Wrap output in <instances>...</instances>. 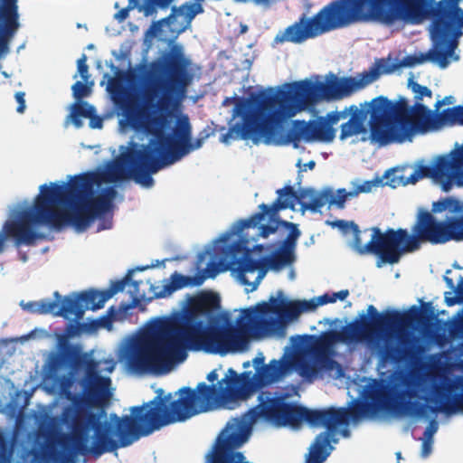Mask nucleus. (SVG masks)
I'll return each instance as SVG.
<instances>
[{
  "instance_id": "nucleus-1",
  "label": "nucleus",
  "mask_w": 463,
  "mask_h": 463,
  "mask_svg": "<svg viewBox=\"0 0 463 463\" xmlns=\"http://www.w3.org/2000/svg\"><path fill=\"white\" fill-rule=\"evenodd\" d=\"M118 150L119 155L109 161L104 170L77 175L68 184L41 185L33 206L24 210L18 221L7 223V233L15 237L17 244L33 246L37 240L45 238L33 225L60 231L71 224L78 230H85L95 219L112 209L118 194L114 186H109L94 196L95 185L133 179L145 186V144L131 139Z\"/></svg>"
},
{
  "instance_id": "nucleus-2",
  "label": "nucleus",
  "mask_w": 463,
  "mask_h": 463,
  "mask_svg": "<svg viewBox=\"0 0 463 463\" xmlns=\"http://www.w3.org/2000/svg\"><path fill=\"white\" fill-rule=\"evenodd\" d=\"M219 308V296L204 293L191 299L184 310L158 319L155 342L146 338V372L169 371L186 358L188 349L221 355L241 349L247 333L260 320L252 308H247L237 319V326L220 325Z\"/></svg>"
},
{
  "instance_id": "nucleus-3",
  "label": "nucleus",
  "mask_w": 463,
  "mask_h": 463,
  "mask_svg": "<svg viewBox=\"0 0 463 463\" xmlns=\"http://www.w3.org/2000/svg\"><path fill=\"white\" fill-rule=\"evenodd\" d=\"M379 68L373 67L357 77L338 78L331 74L326 81L306 79L273 88L239 99L233 109L241 121L222 134L220 141L225 144L232 139L252 140L258 144L279 143L280 123L298 112L313 107L322 100H340L365 88L378 79Z\"/></svg>"
},
{
  "instance_id": "nucleus-4",
  "label": "nucleus",
  "mask_w": 463,
  "mask_h": 463,
  "mask_svg": "<svg viewBox=\"0 0 463 463\" xmlns=\"http://www.w3.org/2000/svg\"><path fill=\"white\" fill-rule=\"evenodd\" d=\"M196 69L179 45L146 66V136L155 137L174 163L200 148L209 137L201 132L193 141L189 117L179 112Z\"/></svg>"
},
{
  "instance_id": "nucleus-5",
  "label": "nucleus",
  "mask_w": 463,
  "mask_h": 463,
  "mask_svg": "<svg viewBox=\"0 0 463 463\" xmlns=\"http://www.w3.org/2000/svg\"><path fill=\"white\" fill-rule=\"evenodd\" d=\"M421 0H335L311 18L303 16L288 26L280 41L301 43L324 33L358 22L398 20L420 22Z\"/></svg>"
},
{
  "instance_id": "nucleus-6",
  "label": "nucleus",
  "mask_w": 463,
  "mask_h": 463,
  "mask_svg": "<svg viewBox=\"0 0 463 463\" xmlns=\"http://www.w3.org/2000/svg\"><path fill=\"white\" fill-rule=\"evenodd\" d=\"M131 411L137 413L122 418L111 417L116 421L117 441L109 436V424L102 422L98 413L80 407L75 410L67 408L63 419L65 422L70 420L71 431L60 433L56 438L64 459L69 461L79 455L99 457L140 439L145 435V403L133 407Z\"/></svg>"
},
{
  "instance_id": "nucleus-7",
  "label": "nucleus",
  "mask_w": 463,
  "mask_h": 463,
  "mask_svg": "<svg viewBox=\"0 0 463 463\" xmlns=\"http://www.w3.org/2000/svg\"><path fill=\"white\" fill-rule=\"evenodd\" d=\"M156 396L146 402V436L155 430L219 408L232 410L230 396L222 379L217 384L199 383L194 390L182 387L176 392L177 399L171 401L172 394H165L162 388L156 390Z\"/></svg>"
},
{
  "instance_id": "nucleus-8",
  "label": "nucleus",
  "mask_w": 463,
  "mask_h": 463,
  "mask_svg": "<svg viewBox=\"0 0 463 463\" xmlns=\"http://www.w3.org/2000/svg\"><path fill=\"white\" fill-rule=\"evenodd\" d=\"M408 85L414 93L415 103L412 106L403 96L394 101L384 96L374 98V101L378 102L375 115L381 119L374 131L383 140L411 141L416 134L426 133L433 127L434 121L431 119L425 125V117H437L438 113L421 103L424 98H432L431 90L412 80H409Z\"/></svg>"
},
{
  "instance_id": "nucleus-9",
  "label": "nucleus",
  "mask_w": 463,
  "mask_h": 463,
  "mask_svg": "<svg viewBox=\"0 0 463 463\" xmlns=\"http://www.w3.org/2000/svg\"><path fill=\"white\" fill-rule=\"evenodd\" d=\"M410 384L406 375L394 373L390 381H380L373 385L370 398L373 400L376 408L389 414L420 418L427 416L429 411H442L446 414L463 411V392L452 394L449 388L438 386L431 398L435 405L428 406L410 400L414 396L413 390L409 388Z\"/></svg>"
},
{
  "instance_id": "nucleus-10",
  "label": "nucleus",
  "mask_w": 463,
  "mask_h": 463,
  "mask_svg": "<svg viewBox=\"0 0 463 463\" xmlns=\"http://www.w3.org/2000/svg\"><path fill=\"white\" fill-rule=\"evenodd\" d=\"M372 232L370 241L363 244L362 231L359 226H353L351 248L359 255L372 254L377 256L376 266L398 263L404 253L414 252L420 249L422 243H428V237L422 212L417 216L411 227V234L406 229L392 228L382 232L379 227L365 229L364 232Z\"/></svg>"
},
{
  "instance_id": "nucleus-11",
  "label": "nucleus",
  "mask_w": 463,
  "mask_h": 463,
  "mask_svg": "<svg viewBox=\"0 0 463 463\" xmlns=\"http://www.w3.org/2000/svg\"><path fill=\"white\" fill-rule=\"evenodd\" d=\"M113 74L109 77L107 91L122 117L120 127L145 136V58L137 70L113 67Z\"/></svg>"
},
{
  "instance_id": "nucleus-12",
  "label": "nucleus",
  "mask_w": 463,
  "mask_h": 463,
  "mask_svg": "<svg viewBox=\"0 0 463 463\" xmlns=\"http://www.w3.org/2000/svg\"><path fill=\"white\" fill-rule=\"evenodd\" d=\"M406 168H393L385 172V184L392 188L414 184L423 178H430L439 184L443 191L449 192L453 186L463 187V146L446 155L434 158L430 165L418 163L410 175H405Z\"/></svg>"
},
{
  "instance_id": "nucleus-13",
  "label": "nucleus",
  "mask_w": 463,
  "mask_h": 463,
  "mask_svg": "<svg viewBox=\"0 0 463 463\" xmlns=\"http://www.w3.org/2000/svg\"><path fill=\"white\" fill-rule=\"evenodd\" d=\"M369 399L371 400L370 403H358L352 409L329 407L322 410H311L288 402L280 422L298 426L300 422L307 421L312 426H323L329 431H336L340 426L347 427L351 420H358L369 412L383 411V409H378L373 405V399Z\"/></svg>"
},
{
  "instance_id": "nucleus-14",
  "label": "nucleus",
  "mask_w": 463,
  "mask_h": 463,
  "mask_svg": "<svg viewBox=\"0 0 463 463\" xmlns=\"http://www.w3.org/2000/svg\"><path fill=\"white\" fill-rule=\"evenodd\" d=\"M291 369V362L283 356L280 360L273 359L268 364L257 367L253 375L251 372L238 373L229 368L222 378V383H225L234 409L239 402L247 401L259 389L280 381Z\"/></svg>"
},
{
  "instance_id": "nucleus-15",
  "label": "nucleus",
  "mask_w": 463,
  "mask_h": 463,
  "mask_svg": "<svg viewBox=\"0 0 463 463\" xmlns=\"http://www.w3.org/2000/svg\"><path fill=\"white\" fill-rule=\"evenodd\" d=\"M278 198L271 205L261 203L259 205L260 212L255 213L248 219H241L237 222V232H241L247 228H255L264 221L266 213H270L273 221L277 213L284 209H294L295 203H298L303 211L308 210L312 213L318 212L327 204L330 197L329 188L317 191L312 188H305L297 193L291 185H286L277 191Z\"/></svg>"
},
{
  "instance_id": "nucleus-16",
  "label": "nucleus",
  "mask_w": 463,
  "mask_h": 463,
  "mask_svg": "<svg viewBox=\"0 0 463 463\" xmlns=\"http://www.w3.org/2000/svg\"><path fill=\"white\" fill-rule=\"evenodd\" d=\"M293 260L294 253L283 248L267 259H253L246 250L241 258H234L231 261L230 269L236 274L241 284L250 287L246 288L247 292H252L257 289L269 269L279 270Z\"/></svg>"
},
{
  "instance_id": "nucleus-17",
  "label": "nucleus",
  "mask_w": 463,
  "mask_h": 463,
  "mask_svg": "<svg viewBox=\"0 0 463 463\" xmlns=\"http://www.w3.org/2000/svg\"><path fill=\"white\" fill-rule=\"evenodd\" d=\"M428 314H433V307L430 302L423 303L421 308L416 306L411 307L410 313L407 315L402 314L397 310H387L380 313L374 306L369 305L367 313H362L359 316L383 336H385L402 326L406 320L419 322L422 320L424 315Z\"/></svg>"
},
{
  "instance_id": "nucleus-18",
  "label": "nucleus",
  "mask_w": 463,
  "mask_h": 463,
  "mask_svg": "<svg viewBox=\"0 0 463 463\" xmlns=\"http://www.w3.org/2000/svg\"><path fill=\"white\" fill-rule=\"evenodd\" d=\"M243 428L241 421L239 420L228 424L217 439L212 452L208 455L207 463H250L244 461L245 457L241 452L233 450L247 439Z\"/></svg>"
},
{
  "instance_id": "nucleus-19",
  "label": "nucleus",
  "mask_w": 463,
  "mask_h": 463,
  "mask_svg": "<svg viewBox=\"0 0 463 463\" xmlns=\"http://www.w3.org/2000/svg\"><path fill=\"white\" fill-rule=\"evenodd\" d=\"M99 366L98 361L90 360L80 382L82 386L80 402H84L90 407L103 406L111 397V380L109 377L99 374Z\"/></svg>"
},
{
  "instance_id": "nucleus-20",
  "label": "nucleus",
  "mask_w": 463,
  "mask_h": 463,
  "mask_svg": "<svg viewBox=\"0 0 463 463\" xmlns=\"http://www.w3.org/2000/svg\"><path fill=\"white\" fill-rule=\"evenodd\" d=\"M422 213L428 243L440 245L452 241H463V214L461 216H452L445 220H438L428 211H423Z\"/></svg>"
},
{
  "instance_id": "nucleus-21",
  "label": "nucleus",
  "mask_w": 463,
  "mask_h": 463,
  "mask_svg": "<svg viewBox=\"0 0 463 463\" xmlns=\"http://www.w3.org/2000/svg\"><path fill=\"white\" fill-rule=\"evenodd\" d=\"M434 17L430 37L438 39V44L442 42H457L451 38V26L456 24L463 27V11L449 1L440 0L431 11Z\"/></svg>"
},
{
  "instance_id": "nucleus-22",
  "label": "nucleus",
  "mask_w": 463,
  "mask_h": 463,
  "mask_svg": "<svg viewBox=\"0 0 463 463\" xmlns=\"http://www.w3.org/2000/svg\"><path fill=\"white\" fill-rule=\"evenodd\" d=\"M282 122L280 123V125ZM281 139L279 144L299 142L301 139L305 141L319 140L324 142H331L335 136V130L326 121L324 118L317 120L305 122L295 120L292 128L288 131L286 137L279 132Z\"/></svg>"
},
{
  "instance_id": "nucleus-23",
  "label": "nucleus",
  "mask_w": 463,
  "mask_h": 463,
  "mask_svg": "<svg viewBox=\"0 0 463 463\" xmlns=\"http://www.w3.org/2000/svg\"><path fill=\"white\" fill-rule=\"evenodd\" d=\"M104 294L105 290L91 288L77 293L74 297H65L58 314L65 318L74 316L75 319L80 320L87 309L97 310L104 307L106 301H100Z\"/></svg>"
},
{
  "instance_id": "nucleus-24",
  "label": "nucleus",
  "mask_w": 463,
  "mask_h": 463,
  "mask_svg": "<svg viewBox=\"0 0 463 463\" xmlns=\"http://www.w3.org/2000/svg\"><path fill=\"white\" fill-rule=\"evenodd\" d=\"M90 358L87 354L82 352L80 345L70 344L68 342L61 343L57 353L51 354L49 358V368L52 373H58L61 370L78 373L87 367Z\"/></svg>"
},
{
  "instance_id": "nucleus-25",
  "label": "nucleus",
  "mask_w": 463,
  "mask_h": 463,
  "mask_svg": "<svg viewBox=\"0 0 463 463\" xmlns=\"http://www.w3.org/2000/svg\"><path fill=\"white\" fill-rule=\"evenodd\" d=\"M257 314L264 316L272 313L281 320L291 321L297 319L301 313L316 309V306L308 300H279L274 297L269 298V302H261L252 308Z\"/></svg>"
},
{
  "instance_id": "nucleus-26",
  "label": "nucleus",
  "mask_w": 463,
  "mask_h": 463,
  "mask_svg": "<svg viewBox=\"0 0 463 463\" xmlns=\"http://www.w3.org/2000/svg\"><path fill=\"white\" fill-rule=\"evenodd\" d=\"M183 8H177L176 6H173L171 9V13L159 20L153 22L152 24L146 29V38H156L162 42H168L169 44L167 48L158 52V55L152 61H156L165 51L170 49L172 46L179 45L184 47L180 43H174V41L177 38V36L183 33L185 27H182L178 22V14L182 13ZM184 50V48H183ZM185 53V52L184 51ZM151 63L146 61V66Z\"/></svg>"
},
{
  "instance_id": "nucleus-27",
  "label": "nucleus",
  "mask_w": 463,
  "mask_h": 463,
  "mask_svg": "<svg viewBox=\"0 0 463 463\" xmlns=\"http://www.w3.org/2000/svg\"><path fill=\"white\" fill-rule=\"evenodd\" d=\"M19 26L17 0H0V60L8 54L10 42Z\"/></svg>"
},
{
  "instance_id": "nucleus-28",
  "label": "nucleus",
  "mask_w": 463,
  "mask_h": 463,
  "mask_svg": "<svg viewBox=\"0 0 463 463\" xmlns=\"http://www.w3.org/2000/svg\"><path fill=\"white\" fill-rule=\"evenodd\" d=\"M118 358L132 370L145 373V325L138 328L136 335L125 340L118 350Z\"/></svg>"
},
{
  "instance_id": "nucleus-29",
  "label": "nucleus",
  "mask_w": 463,
  "mask_h": 463,
  "mask_svg": "<svg viewBox=\"0 0 463 463\" xmlns=\"http://www.w3.org/2000/svg\"><path fill=\"white\" fill-rule=\"evenodd\" d=\"M297 348H301L317 361L327 357L331 347L338 343L335 330H328L320 335H296L291 338Z\"/></svg>"
},
{
  "instance_id": "nucleus-30",
  "label": "nucleus",
  "mask_w": 463,
  "mask_h": 463,
  "mask_svg": "<svg viewBox=\"0 0 463 463\" xmlns=\"http://www.w3.org/2000/svg\"><path fill=\"white\" fill-rule=\"evenodd\" d=\"M335 334L338 343L346 345L371 342L376 338L383 337L360 316L344 326L339 331L335 330Z\"/></svg>"
},
{
  "instance_id": "nucleus-31",
  "label": "nucleus",
  "mask_w": 463,
  "mask_h": 463,
  "mask_svg": "<svg viewBox=\"0 0 463 463\" xmlns=\"http://www.w3.org/2000/svg\"><path fill=\"white\" fill-rule=\"evenodd\" d=\"M378 102L374 101V99H372L371 102L364 103L361 105V109H358L355 105H352L349 108L350 112L352 113L351 118L357 122L360 126L364 127V122L367 119V116L371 115L370 120V138L373 143L378 144L379 146H386L392 143H403L402 140H392L387 141L380 138L377 133H375V127L380 123V118L375 115V109L377 107Z\"/></svg>"
},
{
  "instance_id": "nucleus-32",
  "label": "nucleus",
  "mask_w": 463,
  "mask_h": 463,
  "mask_svg": "<svg viewBox=\"0 0 463 463\" xmlns=\"http://www.w3.org/2000/svg\"><path fill=\"white\" fill-rule=\"evenodd\" d=\"M174 164L155 137H151L146 144V189L154 185L153 174Z\"/></svg>"
},
{
  "instance_id": "nucleus-33",
  "label": "nucleus",
  "mask_w": 463,
  "mask_h": 463,
  "mask_svg": "<svg viewBox=\"0 0 463 463\" xmlns=\"http://www.w3.org/2000/svg\"><path fill=\"white\" fill-rule=\"evenodd\" d=\"M266 216L269 217V222L268 224L260 223V235L263 238H267L270 234L275 233L280 226L286 228L288 230V234L283 241L282 248L294 253L297 241L300 236V231L298 230V225L288 221L280 220L279 213H277L273 221L270 219L269 213H266ZM257 226H259V224Z\"/></svg>"
},
{
  "instance_id": "nucleus-34",
  "label": "nucleus",
  "mask_w": 463,
  "mask_h": 463,
  "mask_svg": "<svg viewBox=\"0 0 463 463\" xmlns=\"http://www.w3.org/2000/svg\"><path fill=\"white\" fill-rule=\"evenodd\" d=\"M431 40L433 42V47L428 52L420 53L419 56H416V62L420 64L426 61H430L444 69L449 64L448 57L454 52L458 43L450 42V43H449L442 42L438 44V39L431 38Z\"/></svg>"
},
{
  "instance_id": "nucleus-35",
  "label": "nucleus",
  "mask_w": 463,
  "mask_h": 463,
  "mask_svg": "<svg viewBox=\"0 0 463 463\" xmlns=\"http://www.w3.org/2000/svg\"><path fill=\"white\" fill-rule=\"evenodd\" d=\"M134 272L135 269H129L124 278L112 281L110 286L105 289V294L100 301H108L114 295L124 291V289L128 288L127 292L132 298V306H136L139 302L138 295L141 281H137L132 279Z\"/></svg>"
},
{
  "instance_id": "nucleus-36",
  "label": "nucleus",
  "mask_w": 463,
  "mask_h": 463,
  "mask_svg": "<svg viewBox=\"0 0 463 463\" xmlns=\"http://www.w3.org/2000/svg\"><path fill=\"white\" fill-rule=\"evenodd\" d=\"M260 411L267 419L280 422L288 402L285 396L271 397L269 392H261L259 395Z\"/></svg>"
},
{
  "instance_id": "nucleus-37",
  "label": "nucleus",
  "mask_w": 463,
  "mask_h": 463,
  "mask_svg": "<svg viewBox=\"0 0 463 463\" xmlns=\"http://www.w3.org/2000/svg\"><path fill=\"white\" fill-rule=\"evenodd\" d=\"M425 117V125L430 123V119L434 121L430 130H438L442 127L463 126V106L458 105L452 108L443 109L437 114V117L428 115Z\"/></svg>"
},
{
  "instance_id": "nucleus-38",
  "label": "nucleus",
  "mask_w": 463,
  "mask_h": 463,
  "mask_svg": "<svg viewBox=\"0 0 463 463\" xmlns=\"http://www.w3.org/2000/svg\"><path fill=\"white\" fill-rule=\"evenodd\" d=\"M205 278L206 277L203 274L191 277L174 272L170 277V280L163 286L162 290L157 294V296L165 298L184 287L200 286L203 283Z\"/></svg>"
},
{
  "instance_id": "nucleus-39",
  "label": "nucleus",
  "mask_w": 463,
  "mask_h": 463,
  "mask_svg": "<svg viewBox=\"0 0 463 463\" xmlns=\"http://www.w3.org/2000/svg\"><path fill=\"white\" fill-rule=\"evenodd\" d=\"M335 433V431L326 430L317 436L306 463H322L326 459L329 455L326 448L330 445L331 436Z\"/></svg>"
},
{
  "instance_id": "nucleus-40",
  "label": "nucleus",
  "mask_w": 463,
  "mask_h": 463,
  "mask_svg": "<svg viewBox=\"0 0 463 463\" xmlns=\"http://www.w3.org/2000/svg\"><path fill=\"white\" fill-rule=\"evenodd\" d=\"M55 300L51 299H43L40 301H32L28 302L26 305L24 306V309L33 313V314H40V315H45V314H52L55 316H60L58 314L59 308V302L61 301V295L59 292H54Z\"/></svg>"
},
{
  "instance_id": "nucleus-41",
  "label": "nucleus",
  "mask_w": 463,
  "mask_h": 463,
  "mask_svg": "<svg viewBox=\"0 0 463 463\" xmlns=\"http://www.w3.org/2000/svg\"><path fill=\"white\" fill-rule=\"evenodd\" d=\"M449 273H451L450 269H448L443 277V280L449 288V291L444 293V302L448 307L463 305V283L458 281L457 285H455L454 280L448 276Z\"/></svg>"
},
{
  "instance_id": "nucleus-42",
  "label": "nucleus",
  "mask_w": 463,
  "mask_h": 463,
  "mask_svg": "<svg viewBox=\"0 0 463 463\" xmlns=\"http://www.w3.org/2000/svg\"><path fill=\"white\" fill-rule=\"evenodd\" d=\"M96 112V109L86 101L77 100L71 107V112L69 115L72 124L80 128L83 126L81 118H87Z\"/></svg>"
},
{
  "instance_id": "nucleus-43",
  "label": "nucleus",
  "mask_w": 463,
  "mask_h": 463,
  "mask_svg": "<svg viewBox=\"0 0 463 463\" xmlns=\"http://www.w3.org/2000/svg\"><path fill=\"white\" fill-rule=\"evenodd\" d=\"M448 336L451 341L463 343V309H459L446 324Z\"/></svg>"
},
{
  "instance_id": "nucleus-44",
  "label": "nucleus",
  "mask_w": 463,
  "mask_h": 463,
  "mask_svg": "<svg viewBox=\"0 0 463 463\" xmlns=\"http://www.w3.org/2000/svg\"><path fill=\"white\" fill-rule=\"evenodd\" d=\"M16 432L12 434L0 429V463H9L14 454Z\"/></svg>"
},
{
  "instance_id": "nucleus-45",
  "label": "nucleus",
  "mask_w": 463,
  "mask_h": 463,
  "mask_svg": "<svg viewBox=\"0 0 463 463\" xmlns=\"http://www.w3.org/2000/svg\"><path fill=\"white\" fill-rule=\"evenodd\" d=\"M76 373L69 372L66 374L57 376V383L59 384L60 392L69 401H71L74 404L78 405L80 402V396L74 394L71 392L72 385L74 383V374Z\"/></svg>"
},
{
  "instance_id": "nucleus-46",
  "label": "nucleus",
  "mask_w": 463,
  "mask_h": 463,
  "mask_svg": "<svg viewBox=\"0 0 463 463\" xmlns=\"http://www.w3.org/2000/svg\"><path fill=\"white\" fill-rule=\"evenodd\" d=\"M407 351L396 345H386L380 351V359L383 363H398L405 357Z\"/></svg>"
},
{
  "instance_id": "nucleus-47",
  "label": "nucleus",
  "mask_w": 463,
  "mask_h": 463,
  "mask_svg": "<svg viewBox=\"0 0 463 463\" xmlns=\"http://www.w3.org/2000/svg\"><path fill=\"white\" fill-rule=\"evenodd\" d=\"M330 197L328 198L327 204L330 206L335 205L338 209H343L347 199L353 198L352 191L347 192L345 188L336 190L335 194L333 190L329 188Z\"/></svg>"
},
{
  "instance_id": "nucleus-48",
  "label": "nucleus",
  "mask_w": 463,
  "mask_h": 463,
  "mask_svg": "<svg viewBox=\"0 0 463 463\" xmlns=\"http://www.w3.org/2000/svg\"><path fill=\"white\" fill-rule=\"evenodd\" d=\"M364 131V127L360 126L357 122L350 118L347 122L341 126L340 139L344 140Z\"/></svg>"
},
{
  "instance_id": "nucleus-49",
  "label": "nucleus",
  "mask_w": 463,
  "mask_h": 463,
  "mask_svg": "<svg viewBox=\"0 0 463 463\" xmlns=\"http://www.w3.org/2000/svg\"><path fill=\"white\" fill-rule=\"evenodd\" d=\"M116 316L117 311L115 310L114 307H110L107 311V315H104L99 318L93 320L90 323V325L93 329L103 327L110 330L112 328V323L113 320L116 318Z\"/></svg>"
},
{
  "instance_id": "nucleus-50",
  "label": "nucleus",
  "mask_w": 463,
  "mask_h": 463,
  "mask_svg": "<svg viewBox=\"0 0 463 463\" xmlns=\"http://www.w3.org/2000/svg\"><path fill=\"white\" fill-rule=\"evenodd\" d=\"M178 8H183L182 13L178 14V16L184 15L187 24H190L195 15L203 12L202 5L198 3L184 4Z\"/></svg>"
},
{
  "instance_id": "nucleus-51",
  "label": "nucleus",
  "mask_w": 463,
  "mask_h": 463,
  "mask_svg": "<svg viewBox=\"0 0 463 463\" xmlns=\"http://www.w3.org/2000/svg\"><path fill=\"white\" fill-rule=\"evenodd\" d=\"M174 0H146V16H156L157 11H166Z\"/></svg>"
},
{
  "instance_id": "nucleus-52",
  "label": "nucleus",
  "mask_w": 463,
  "mask_h": 463,
  "mask_svg": "<svg viewBox=\"0 0 463 463\" xmlns=\"http://www.w3.org/2000/svg\"><path fill=\"white\" fill-rule=\"evenodd\" d=\"M92 85V81H90V83L88 82V80L85 82L76 81L71 87L73 97L77 100H81V99L90 96L91 93Z\"/></svg>"
},
{
  "instance_id": "nucleus-53",
  "label": "nucleus",
  "mask_w": 463,
  "mask_h": 463,
  "mask_svg": "<svg viewBox=\"0 0 463 463\" xmlns=\"http://www.w3.org/2000/svg\"><path fill=\"white\" fill-rule=\"evenodd\" d=\"M299 374L311 381L317 373V367L308 361H299L298 364Z\"/></svg>"
},
{
  "instance_id": "nucleus-54",
  "label": "nucleus",
  "mask_w": 463,
  "mask_h": 463,
  "mask_svg": "<svg viewBox=\"0 0 463 463\" xmlns=\"http://www.w3.org/2000/svg\"><path fill=\"white\" fill-rule=\"evenodd\" d=\"M448 208H452L454 212H459L461 210L460 203L454 199H445L434 203V211L441 212Z\"/></svg>"
},
{
  "instance_id": "nucleus-55",
  "label": "nucleus",
  "mask_w": 463,
  "mask_h": 463,
  "mask_svg": "<svg viewBox=\"0 0 463 463\" xmlns=\"http://www.w3.org/2000/svg\"><path fill=\"white\" fill-rule=\"evenodd\" d=\"M381 179H374L364 182L362 184L355 186L352 191L354 197L357 196L361 193H369L373 187L378 186L381 184Z\"/></svg>"
},
{
  "instance_id": "nucleus-56",
  "label": "nucleus",
  "mask_w": 463,
  "mask_h": 463,
  "mask_svg": "<svg viewBox=\"0 0 463 463\" xmlns=\"http://www.w3.org/2000/svg\"><path fill=\"white\" fill-rule=\"evenodd\" d=\"M86 61V54H82L81 57L77 61L78 72L84 81H87L90 78L89 66L87 65Z\"/></svg>"
},
{
  "instance_id": "nucleus-57",
  "label": "nucleus",
  "mask_w": 463,
  "mask_h": 463,
  "mask_svg": "<svg viewBox=\"0 0 463 463\" xmlns=\"http://www.w3.org/2000/svg\"><path fill=\"white\" fill-rule=\"evenodd\" d=\"M114 8L118 9V11L113 15L114 20H116L118 24L125 22L129 15V12L133 10L132 8H129L128 5L120 8L118 2L115 3Z\"/></svg>"
},
{
  "instance_id": "nucleus-58",
  "label": "nucleus",
  "mask_w": 463,
  "mask_h": 463,
  "mask_svg": "<svg viewBox=\"0 0 463 463\" xmlns=\"http://www.w3.org/2000/svg\"><path fill=\"white\" fill-rule=\"evenodd\" d=\"M332 227H337L344 233H347L353 231V226L356 225L354 222H347L345 220H336L334 222H328Z\"/></svg>"
},
{
  "instance_id": "nucleus-59",
  "label": "nucleus",
  "mask_w": 463,
  "mask_h": 463,
  "mask_svg": "<svg viewBox=\"0 0 463 463\" xmlns=\"http://www.w3.org/2000/svg\"><path fill=\"white\" fill-rule=\"evenodd\" d=\"M309 303L316 306V308L320 305H326L328 303H334L335 302V297H334V294H324L320 297H318L317 299L313 298L311 300H308Z\"/></svg>"
},
{
  "instance_id": "nucleus-60",
  "label": "nucleus",
  "mask_w": 463,
  "mask_h": 463,
  "mask_svg": "<svg viewBox=\"0 0 463 463\" xmlns=\"http://www.w3.org/2000/svg\"><path fill=\"white\" fill-rule=\"evenodd\" d=\"M437 430H438V423L436 422L435 420H431L424 430V439L432 440V437L437 432Z\"/></svg>"
},
{
  "instance_id": "nucleus-61",
  "label": "nucleus",
  "mask_w": 463,
  "mask_h": 463,
  "mask_svg": "<svg viewBox=\"0 0 463 463\" xmlns=\"http://www.w3.org/2000/svg\"><path fill=\"white\" fill-rule=\"evenodd\" d=\"M87 118L90 119V128H101L103 127V118L96 114V112H92L90 117Z\"/></svg>"
},
{
  "instance_id": "nucleus-62",
  "label": "nucleus",
  "mask_w": 463,
  "mask_h": 463,
  "mask_svg": "<svg viewBox=\"0 0 463 463\" xmlns=\"http://www.w3.org/2000/svg\"><path fill=\"white\" fill-rule=\"evenodd\" d=\"M25 93L24 91H18L15 93L14 98L18 103V107L16 109V111L18 113H24L25 110Z\"/></svg>"
},
{
  "instance_id": "nucleus-63",
  "label": "nucleus",
  "mask_w": 463,
  "mask_h": 463,
  "mask_svg": "<svg viewBox=\"0 0 463 463\" xmlns=\"http://www.w3.org/2000/svg\"><path fill=\"white\" fill-rule=\"evenodd\" d=\"M431 449H432V440H429V439H423L422 441V444H421V457L422 458H427L430 456V454L431 453Z\"/></svg>"
},
{
  "instance_id": "nucleus-64",
  "label": "nucleus",
  "mask_w": 463,
  "mask_h": 463,
  "mask_svg": "<svg viewBox=\"0 0 463 463\" xmlns=\"http://www.w3.org/2000/svg\"><path fill=\"white\" fill-rule=\"evenodd\" d=\"M129 8L137 9L139 12L145 10V0H128Z\"/></svg>"
}]
</instances>
